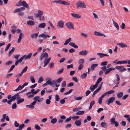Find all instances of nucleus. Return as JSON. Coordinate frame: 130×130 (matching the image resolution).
<instances>
[{"instance_id": "obj_1", "label": "nucleus", "mask_w": 130, "mask_h": 130, "mask_svg": "<svg viewBox=\"0 0 130 130\" xmlns=\"http://www.w3.org/2000/svg\"><path fill=\"white\" fill-rule=\"evenodd\" d=\"M16 6L18 7L23 6L27 8H29V6L25 1H23V2H22L21 0H20L17 3Z\"/></svg>"}, {"instance_id": "obj_2", "label": "nucleus", "mask_w": 130, "mask_h": 130, "mask_svg": "<svg viewBox=\"0 0 130 130\" xmlns=\"http://www.w3.org/2000/svg\"><path fill=\"white\" fill-rule=\"evenodd\" d=\"M76 7L78 8L79 7L82 8H86V7L85 4L84 2L79 1H78L76 4Z\"/></svg>"}, {"instance_id": "obj_3", "label": "nucleus", "mask_w": 130, "mask_h": 130, "mask_svg": "<svg viewBox=\"0 0 130 130\" xmlns=\"http://www.w3.org/2000/svg\"><path fill=\"white\" fill-rule=\"evenodd\" d=\"M33 100L35 101L32 102L33 104H35L37 101L38 102H40L42 101L43 100V98H40V97L39 96H35L34 97L33 99Z\"/></svg>"}, {"instance_id": "obj_4", "label": "nucleus", "mask_w": 130, "mask_h": 130, "mask_svg": "<svg viewBox=\"0 0 130 130\" xmlns=\"http://www.w3.org/2000/svg\"><path fill=\"white\" fill-rule=\"evenodd\" d=\"M110 122L111 125H112L114 124L116 127H118L119 125L118 123L115 120V119L114 117L110 119Z\"/></svg>"}, {"instance_id": "obj_5", "label": "nucleus", "mask_w": 130, "mask_h": 130, "mask_svg": "<svg viewBox=\"0 0 130 130\" xmlns=\"http://www.w3.org/2000/svg\"><path fill=\"white\" fill-rule=\"evenodd\" d=\"M57 26L59 29H62L63 28L64 22L62 20H60L59 21L57 24Z\"/></svg>"}, {"instance_id": "obj_6", "label": "nucleus", "mask_w": 130, "mask_h": 130, "mask_svg": "<svg viewBox=\"0 0 130 130\" xmlns=\"http://www.w3.org/2000/svg\"><path fill=\"white\" fill-rule=\"evenodd\" d=\"M20 98V97L19 96V93H17L11 97V99L12 101H14L16 99H17V101H18V99Z\"/></svg>"}, {"instance_id": "obj_7", "label": "nucleus", "mask_w": 130, "mask_h": 130, "mask_svg": "<svg viewBox=\"0 0 130 130\" xmlns=\"http://www.w3.org/2000/svg\"><path fill=\"white\" fill-rule=\"evenodd\" d=\"M46 83L47 85H50L53 87H54L55 86L53 80L52 81V79L50 78L48 79V80L46 81Z\"/></svg>"}, {"instance_id": "obj_8", "label": "nucleus", "mask_w": 130, "mask_h": 130, "mask_svg": "<svg viewBox=\"0 0 130 130\" xmlns=\"http://www.w3.org/2000/svg\"><path fill=\"white\" fill-rule=\"evenodd\" d=\"M65 25L66 27L68 28L71 29L74 28L73 24L72 23L70 22L67 23Z\"/></svg>"}, {"instance_id": "obj_9", "label": "nucleus", "mask_w": 130, "mask_h": 130, "mask_svg": "<svg viewBox=\"0 0 130 130\" xmlns=\"http://www.w3.org/2000/svg\"><path fill=\"white\" fill-rule=\"evenodd\" d=\"M48 56V54L47 53L45 52L42 53L39 59L41 61L42 59L45 58H46Z\"/></svg>"}, {"instance_id": "obj_10", "label": "nucleus", "mask_w": 130, "mask_h": 130, "mask_svg": "<svg viewBox=\"0 0 130 130\" xmlns=\"http://www.w3.org/2000/svg\"><path fill=\"white\" fill-rule=\"evenodd\" d=\"M43 14V12L40 10L38 11V13H37L34 14L37 18H39L41 16H42Z\"/></svg>"}, {"instance_id": "obj_11", "label": "nucleus", "mask_w": 130, "mask_h": 130, "mask_svg": "<svg viewBox=\"0 0 130 130\" xmlns=\"http://www.w3.org/2000/svg\"><path fill=\"white\" fill-rule=\"evenodd\" d=\"M115 97H111L109 98L107 101V104L109 105L110 103H112L115 99Z\"/></svg>"}, {"instance_id": "obj_12", "label": "nucleus", "mask_w": 130, "mask_h": 130, "mask_svg": "<svg viewBox=\"0 0 130 130\" xmlns=\"http://www.w3.org/2000/svg\"><path fill=\"white\" fill-rule=\"evenodd\" d=\"M71 14L73 17L75 18H80L81 17L80 15L78 14L71 13Z\"/></svg>"}, {"instance_id": "obj_13", "label": "nucleus", "mask_w": 130, "mask_h": 130, "mask_svg": "<svg viewBox=\"0 0 130 130\" xmlns=\"http://www.w3.org/2000/svg\"><path fill=\"white\" fill-rule=\"evenodd\" d=\"M39 36V37H41L43 38L44 39H46L47 38H49L50 37L49 35H47L46 34L43 33L40 35Z\"/></svg>"}, {"instance_id": "obj_14", "label": "nucleus", "mask_w": 130, "mask_h": 130, "mask_svg": "<svg viewBox=\"0 0 130 130\" xmlns=\"http://www.w3.org/2000/svg\"><path fill=\"white\" fill-rule=\"evenodd\" d=\"M88 53L87 51L86 50H82L79 52V54L80 55L85 56Z\"/></svg>"}, {"instance_id": "obj_15", "label": "nucleus", "mask_w": 130, "mask_h": 130, "mask_svg": "<svg viewBox=\"0 0 130 130\" xmlns=\"http://www.w3.org/2000/svg\"><path fill=\"white\" fill-rule=\"evenodd\" d=\"M117 45H119L120 47L123 48L124 47H127V46L126 44L124 43H117Z\"/></svg>"}, {"instance_id": "obj_16", "label": "nucleus", "mask_w": 130, "mask_h": 130, "mask_svg": "<svg viewBox=\"0 0 130 130\" xmlns=\"http://www.w3.org/2000/svg\"><path fill=\"white\" fill-rule=\"evenodd\" d=\"M51 58H49L47 59V58H45V59L44 61V67H45L48 63L51 60Z\"/></svg>"}, {"instance_id": "obj_17", "label": "nucleus", "mask_w": 130, "mask_h": 130, "mask_svg": "<svg viewBox=\"0 0 130 130\" xmlns=\"http://www.w3.org/2000/svg\"><path fill=\"white\" fill-rule=\"evenodd\" d=\"M127 63V60H124L123 61H118L116 63V64H126Z\"/></svg>"}, {"instance_id": "obj_18", "label": "nucleus", "mask_w": 130, "mask_h": 130, "mask_svg": "<svg viewBox=\"0 0 130 130\" xmlns=\"http://www.w3.org/2000/svg\"><path fill=\"white\" fill-rule=\"evenodd\" d=\"M115 69L114 68L111 67L106 69V71L105 72V74H106L109 73L112 71L114 70Z\"/></svg>"}, {"instance_id": "obj_19", "label": "nucleus", "mask_w": 130, "mask_h": 130, "mask_svg": "<svg viewBox=\"0 0 130 130\" xmlns=\"http://www.w3.org/2000/svg\"><path fill=\"white\" fill-rule=\"evenodd\" d=\"M32 53H29L28 55H24L23 56L24 57V59L25 60L27 59H29L32 56Z\"/></svg>"}, {"instance_id": "obj_20", "label": "nucleus", "mask_w": 130, "mask_h": 130, "mask_svg": "<svg viewBox=\"0 0 130 130\" xmlns=\"http://www.w3.org/2000/svg\"><path fill=\"white\" fill-rule=\"evenodd\" d=\"M62 80L63 78L61 77H60L56 80H54L53 82H54V84L56 83H60L62 81Z\"/></svg>"}, {"instance_id": "obj_21", "label": "nucleus", "mask_w": 130, "mask_h": 130, "mask_svg": "<svg viewBox=\"0 0 130 130\" xmlns=\"http://www.w3.org/2000/svg\"><path fill=\"white\" fill-rule=\"evenodd\" d=\"M94 35L96 36H102L105 37L106 36L105 35L100 32H98L96 31H94Z\"/></svg>"}, {"instance_id": "obj_22", "label": "nucleus", "mask_w": 130, "mask_h": 130, "mask_svg": "<svg viewBox=\"0 0 130 130\" xmlns=\"http://www.w3.org/2000/svg\"><path fill=\"white\" fill-rule=\"evenodd\" d=\"M59 4H61L64 5H70V3L64 1L62 0H60V1L59 2Z\"/></svg>"}, {"instance_id": "obj_23", "label": "nucleus", "mask_w": 130, "mask_h": 130, "mask_svg": "<svg viewBox=\"0 0 130 130\" xmlns=\"http://www.w3.org/2000/svg\"><path fill=\"white\" fill-rule=\"evenodd\" d=\"M97 86H98L95 84L94 85H91L90 87V89L91 91H93Z\"/></svg>"}, {"instance_id": "obj_24", "label": "nucleus", "mask_w": 130, "mask_h": 130, "mask_svg": "<svg viewBox=\"0 0 130 130\" xmlns=\"http://www.w3.org/2000/svg\"><path fill=\"white\" fill-rule=\"evenodd\" d=\"M98 66V64H92L90 67V68L92 70H94L96 67Z\"/></svg>"}, {"instance_id": "obj_25", "label": "nucleus", "mask_w": 130, "mask_h": 130, "mask_svg": "<svg viewBox=\"0 0 130 130\" xmlns=\"http://www.w3.org/2000/svg\"><path fill=\"white\" fill-rule=\"evenodd\" d=\"M74 124L78 126H79L81 124V122L80 120H76L74 122Z\"/></svg>"}, {"instance_id": "obj_26", "label": "nucleus", "mask_w": 130, "mask_h": 130, "mask_svg": "<svg viewBox=\"0 0 130 130\" xmlns=\"http://www.w3.org/2000/svg\"><path fill=\"white\" fill-rule=\"evenodd\" d=\"M112 22L114 25L117 28V30H119V28L118 24L116 22H115L113 20H112Z\"/></svg>"}, {"instance_id": "obj_27", "label": "nucleus", "mask_w": 130, "mask_h": 130, "mask_svg": "<svg viewBox=\"0 0 130 130\" xmlns=\"http://www.w3.org/2000/svg\"><path fill=\"white\" fill-rule=\"evenodd\" d=\"M35 104H33L32 102L31 104H30L29 105H26V106L27 107H28L30 108L33 109L34 108V105Z\"/></svg>"}, {"instance_id": "obj_28", "label": "nucleus", "mask_w": 130, "mask_h": 130, "mask_svg": "<svg viewBox=\"0 0 130 130\" xmlns=\"http://www.w3.org/2000/svg\"><path fill=\"white\" fill-rule=\"evenodd\" d=\"M27 68L28 67L27 66H26L21 71V73L19 74V75H20V76H21L23 74L24 72H25L26 71L27 69Z\"/></svg>"}, {"instance_id": "obj_29", "label": "nucleus", "mask_w": 130, "mask_h": 130, "mask_svg": "<svg viewBox=\"0 0 130 130\" xmlns=\"http://www.w3.org/2000/svg\"><path fill=\"white\" fill-rule=\"evenodd\" d=\"M45 25L46 24L45 23H42L39 25L38 27L40 28H44L45 27Z\"/></svg>"}, {"instance_id": "obj_30", "label": "nucleus", "mask_w": 130, "mask_h": 130, "mask_svg": "<svg viewBox=\"0 0 130 130\" xmlns=\"http://www.w3.org/2000/svg\"><path fill=\"white\" fill-rule=\"evenodd\" d=\"M35 22L34 21H29L27 22V23L28 25H30L31 26H33L35 24Z\"/></svg>"}, {"instance_id": "obj_31", "label": "nucleus", "mask_w": 130, "mask_h": 130, "mask_svg": "<svg viewBox=\"0 0 130 130\" xmlns=\"http://www.w3.org/2000/svg\"><path fill=\"white\" fill-rule=\"evenodd\" d=\"M69 44L71 46H72L75 48H77L78 46L75 45V43L73 42H70L69 43Z\"/></svg>"}, {"instance_id": "obj_32", "label": "nucleus", "mask_w": 130, "mask_h": 130, "mask_svg": "<svg viewBox=\"0 0 130 130\" xmlns=\"http://www.w3.org/2000/svg\"><path fill=\"white\" fill-rule=\"evenodd\" d=\"M22 34L21 32H20L19 35V37L18 40V43H19L20 42L22 38Z\"/></svg>"}, {"instance_id": "obj_33", "label": "nucleus", "mask_w": 130, "mask_h": 130, "mask_svg": "<svg viewBox=\"0 0 130 130\" xmlns=\"http://www.w3.org/2000/svg\"><path fill=\"white\" fill-rule=\"evenodd\" d=\"M6 115V114H4L3 115L2 118L1 120V122H4L5 119Z\"/></svg>"}, {"instance_id": "obj_34", "label": "nucleus", "mask_w": 130, "mask_h": 130, "mask_svg": "<svg viewBox=\"0 0 130 130\" xmlns=\"http://www.w3.org/2000/svg\"><path fill=\"white\" fill-rule=\"evenodd\" d=\"M38 33H35L31 34L30 35L31 38L32 39H34V38H36L38 36Z\"/></svg>"}, {"instance_id": "obj_35", "label": "nucleus", "mask_w": 130, "mask_h": 130, "mask_svg": "<svg viewBox=\"0 0 130 130\" xmlns=\"http://www.w3.org/2000/svg\"><path fill=\"white\" fill-rule=\"evenodd\" d=\"M85 113V111H79L77 112L76 114L77 115H80L83 114Z\"/></svg>"}, {"instance_id": "obj_36", "label": "nucleus", "mask_w": 130, "mask_h": 130, "mask_svg": "<svg viewBox=\"0 0 130 130\" xmlns=\"http://www.w3.org/2000/svg\"><path fill=\"white\" fill-rule=\"evenodd\" d=\"M57 119L56 118H54L52 119L51 121V123L53 124H55L57 122Z\"/></svg>"}, {"instance_id": "obj_37", "label": "nucleus", "mask_w": 130, "mask_h": 130, "mask_svg": "<svg viewBox=\"0 0 130 130\" xmlns=\"http://www.w3.org/2000/svg\"><path fill=\"white\" fill-rule=\"evenodd\" d=\"M24 101V99L23 98L19 99H18V101H17V104H19V103L23 102Z\"/></svg>"}, {"instance_id": "obj_38", "label": "nucleus", "mask_w": 130, "mask_h": 130, "mask_svg": "<svg viewBox=\"0 0 130 130\" xmlns=\"http://www.w3.org/2000/svg\"><path fill=\"white\" fill-rule=\"evenodd\" d=\"M25 125L24 124H22L19 126V128H17L16 130H22V128L24 127Z\"/></svg>"}, {"instance_id": "obj_39", "label": "nucleus", "mask_w": 130, "mask_h": 130, "mask_svg": "<svg viewBox=\"0 0 130 130\" xmlns=\"http://www.w3.org/2000/svg\"><path fill=\"white\" fill-rule=\"evenodd\" d=\"M123 95V93L122 92H120L118 93L117 94V97L118 98H120L122 97Z\"/></svg>"}, {"instance_id": "obj_40", "label": "nucleus", "mask_w": 130, "mask_h": 130, "mask_svg": "<svg viewBox=\"0 0 130 130\" xmlns=\"http://www.w3.org/2000/svg\"><path fill=\"white\" fill-rule=\"evenodd\" d=\"M71 38H70L68 39H67L64 43V44L65 45H67L71 41Z\"/></svg>"}, {"instance_id": "obj_41", "label": "nucleus", "mask_w": 130, "mask_h": 130, "mask_svg": "<svg viewBox=\"0 0 130 130\" xmlns=\"http://www.w3.org/2000/svg\"><path fill=\"white\" fill-rule=\"evenodd\" d=\"M81 36L84 38H87L88 37L87 35L84 33H81L80 34Z\"/></svg>"}, {"instance_id": "obj_42", "label": "nucleus", "mask_w": 130, "mask_h": 130, "mask_svg": "<svg viewBox=\"0 0 130 130\" xmlns=\"http://www.w3.org/2000/svg\"><path fill=\"white\" fill-rule=\"evenodd\" d=\"M102 79L101 77H100L97 80V82L95 84L98 86L99 84L100 83L101 81L102 80Z\"/></svg>"}, {"instance_id": "obj_43", "label": "nucleus", "mask_w": 130, "mask_h": 130, "mask_svg": "<svg viewBox=\"0 0 130 130\" xmlns=\"http://www.w3.org/2000/svg\"><path fill=\"white\" fill-rule=\"evenodd\" d=\"M23 88V87H22V86L21 85H19L18 87L15 90H14V91H18L20 90H21Z\"/></svg>"}, {"instance_id": "obj_44", "label": "nucleus", "mask_w": 130, "mask_h": 130, "mask_svg": "<svg viewBox=\"0 0 130 130\" xmlns=\"http://www.w3.org/2000/svg\"><path fill=\"white\" fill-rule=\"evenodd\" d=\"M101 125L102 127L105 128V126L107 125V124L105 122H102L101 123Z\"/></svg>"}, {"instance_id": "obj_45", "label": "nucleus", "mask_w": 130, "mask_h": 130, "mask_svg": "<svg viewBox=\"0 0 130 130\" xmlns=\"http://www.w3.org/2000/svg\"><path fill=\"white\" fill-rule=\"evenodd\" d=\"M94 103L95 101H93L91 102L90 104V106L89 109H90L92 108V106L94 105Z\"/></svg>"}, {"instance_id": "obj_46", "label": "nucleus", "mask_w": 130, "mask_h": 130, "mask_svg": "<svg viewBox=\"0 0 130 130\" xmlns=\"http://www.w3.org/2000/svg\"><path fill=\"white\" fill-rule=\"evenodd\" d=\"M87 75V72L84 73L81 75V78L83 79L84 78L86 77Z\"/></svg>"}, {"instance_id": "obj_47", "label": "nucleus", "mask_w": 130, "mask_h": 130, "mask_svg": "<svg viewBox=\"0 0 130 130\" xmlns=\"http://www.w3.org/2000/svg\"><path fill=\"white\" fill-rule=\"evenodd\" d=\"M15 50V48L13 47L12 49L9 51L8 52V55L10 56Z\"/></svg>"}, {"instance_id": "obj_48", "label": "nucleus", "mask_w": 130, "mask_h": 130, "mask_svg": "<svg viewBox=\"0 0 130 130\" xmlns=\"http://www.w3.org/2000/svg\"><path fill=\"white\" fill-rule=\"evenodd\" d=\"M84 60L83 59H80L79 60L78 63L79 64H82L84 63Z\"/></svg>"}, {"instance_id": "obj_49", "label": "nucleus", "mask_w": 130, "mask_h": 130, "mask_svg": "<svg viewBox=\"0 0 130 130\" xmlns=\"http://www.w3.org/2000/svg\"><path fill=\"white\" fill-rule=\"evenodd\" d=\"M115 91L113 90H111L110 91H108L106 92L105 93L106 95L107 94H110L114 93Z\"/></svg>"}, {"instance_id": "obj_50", "label": "nucleus", "mask_w": 130, "mask_h": 130, "mask_svg": "<svg viewBox=\"0 0 130 130\" xmlns=\"http://www.w3.org/2000/svg\"><path fill=\"white\" fill-rule=\"evenodd\" d=\"M30 78L31 81L32 83H35V81L34 76H31L30 77Z\"/></svg>"}, {"instance_id": "obj_51", "label": "nucleus", "mask_w": 130, "mask_h": 130, "mask_svg": "<svg viewBox=\"0 0 130 130\" xmlns=\"http://www.w3.org/2000/svg\"><path fill=\"white\" fill-rule=\"evenodd\" d=\"M55 101H58L60 100L59 96L58 94H56L55 95Z\"/></svg>"}, {"instance_id": "obj_52", "label": "nucleus", "mask_w": 130, "mask_h": 130, "mask_svg": "<svg viewBox=\"0 0 130 130\" xmlns=\"http://www.w3.org/2000/svg\"><path fill=\"white\" fill-rule=\"evenodd\" d=\"M107 62L106 61H105L102 62L101 63V65L102 66H105L107 64Z\"/></svg>"}, {"instance_id": "obj_53", "label": "nucleus", "mask_w": 130, "mask_h": 130, "mask_svg": "<svg viewBox=\"0 0 130 130\" xmlns=\"http://www.w3.org/2000/svg\"><path fill=\"white\" fill-rule=\"evenodd\" d=\"M97 55L100 56V58H102L104 57V54L101 53H97Z\"/></svg>"}, {"instance_id": "obj_54", "label": "nucleus", "mask_w": 130, "mask_h": 130, "mask_svg": "<svg viewBox=\"0 0 130 130\" xmlns=\"http://www.w3.org/2000/svg\"><path fill=\"white\" fill-rule=\"evenodd\" d=\"M73 89H70L69 91L67 92H66L64 93V94L65 95H66L67 94H68L70 93H71L72 91H73Z\"/></svg>"}, {"instance_id": "obj_55", "label": "nucleus", "mask_w": 130, "mask_h": 130, "mask_svg": "<svg viewBox=\"0 0 130 130\" xmlns=\"http://www.w3.org/2000/svg\"><path fill=\"white\" fill-rule=\"evenodd\" d=\"M99 91L97 89L95 90L94 91L93 94H92L93 97H94L95 95L97 93H98L99 92Z\"/></svg>"}, {"instance_id": "obj_56", "label": "nucleus", "mask_w": 130, "mask_h": 130, "mask_svg": "<svg viewBox=\"0 0 130 130\" xmlns=\"http://www.w3.org/2000/svg\"><path fill=\"white\" fill-rule=\"evenodd\" d=\"M101 69L102 71L105 72L107 69V67H106V66H104L102 67Z\"/></svg>"}, {"instance_id": "obj_57", "label": "nucleus", "mask_w": 130, "mask_h": 130, "mask_svg": "<svg viewBox=\"0 0 130 130\" xmlns=\"http://www.w3.org/2000/svg\"><path fill=\"white\" fill-rule=\"evenodd\" d=\"M11 45V44L10 43H9L7 45L6 47L5 48V51H7L8 49L10 46Z\"/></svg>"}, {"instance_id": "obj_58", "label": "nucleus", "mask_w": 130, "mask_h": 130, "mask_svg": "<svg viewBox=\"0 0 130 130\" xmlns=\"http://www.w3.org/2000/svg\"><path fill=\"white\" fill-rule=\"evenodd\" d=\"M43 79L42 77H40L38 79V83H41L43 80Z\"/></svg>"}, {"instance_id": "obj_59", "label": "nucleus", "mask_w": 130, "mask_h": 130, "mask_svg": "<svg viewBox=\"0 0 130 130\" xmlns=\"http://www.w3.org/2000/svg\"><path fill=\"white\" fill-rule=\"evenodd\" d=\"M124 67L123 66H117L115 68L118 70H121Z\"/></svg>"}, {"instance_id": "obj_60", "label": "nucleus", "mask_w": 130, "mask_h": 130, "mask_svg": "<svg viewBox=\"0 0 130 130\" xmlns=\"http://www.w3.org/2000/svg\"><path fill=\"white\" fill-rule=\"evenodd\" d=\"M17 107V104L15 103H14L12 105V108L13 109H15Z\"/></svg>"}, {"instance_id": "obj_61", "label": "nucleus", "mask_w": 130, "mask_h": 130, "mask_svg": "<svg viewBox=\"0 0 130 130\" xmlns=\"http://www.w3.org/2000/svg\"><path fill=\"white\" fill-rule=\"evenodd\" d=\"M24 59V57L23 56L20 58L19 59L17 60L18 61V62H19V63H21L22 61Z\"/></svg>"}, {"instance_id": "obj_62", "label": "nucleus", "mask_w": 130, "mask_h": 130, "mask_svg": "<svg viewBox=\"0 0 130 130\" xmlns=\"http://www.w3.org/2000/svg\"><path fill=\"white\" fill-rule=\"evenodd\" d=\"M66 85V82L65 81H63L61 84V86L62 87H65Z\"/></svg>"}, {"instance_id": "obj_63", "label": "nucleus", "mask_w": 130, "mask_h": 130, "mask_svg": "<svg viewBox=\"0 0 130 130\" xmlns=\"http://www.w3.org/2000/svg\"><path fill=\"white\" fill-rule=\"evenodd\" d=\"M21 11L20 8H17L15 9L13 13H16Z\"/></svg>"}, {"instance_id": "obj_64", "label": "nucleus", "mask_w": 130, "mask_h": 130, "mask_svg": "<svg viewBox=\"0 0 130 130\" xmlns=\"http://www.w3.org/2000/svg\"><path fill=\"white\" fill-rule=\"evenodd\" d=\"M83 67V66L82 64H80L78 68V70H79L82 69Z\"/></svg>"}]
</instances>
